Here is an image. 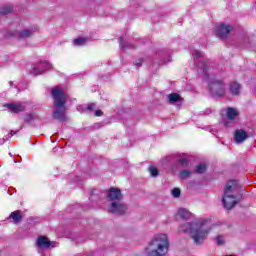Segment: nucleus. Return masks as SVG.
<instances>
[{"label":"nucleus","instance_id":"nucleus-30","mask_svg":"<svg viewBox=\"0 0 256 256\" xmlns=\"http://www.w3.org/2000/svg\"><path fill=\"white\" fill-rule=\"evenodd\" d=\"M7 139H9V137L5 136L4 138L0 139V145H3L5 143V141H7Z\"/></svg>","mask_w":256,"mask_h":256},{"label":"nucleus","instance_id":"nucleus-23","mask_svg":"<svg viewBox=\"0 0 256 256\" xmlns=\"http://www.w3.org/2000/svg\"><path fill=\"white\" fill-rule=\"evenodd\" d=\"M189 177H191V171H189V170H182L180 172V178L181 179H189Z\"/></svg>","mask_w":256,"mask_h":256},{"label":"nucleus","instance_id":"nucleus-15","mask_svg":"<svg viewBox=\"0 0 256 256\" xmlns=\"http://www.w3.org/2000/svg\"><path fill=\"white\" fill-rule=\"evenodd\" d=\"M229 91L231 95H239L241 93V85L237 82L230 83Z\"/></svg>","mask_w":256,"mask_h":256},{"label":"nucleus","instance_id":"nucleus-4","mask_svg":"<svg viewBox=\"0 0 256 256\" xmlns=\"http://www.w3.org/2000/svg\"><path fill=\"white\" fill-rule=\"evenodd\" d=\"M52 97L54 98V119L57 121H67V108L65 107L67 96L65 92L60 88H54L52 89Z\"/></svg>","mask_w":256,"mask_h":256},{"label":"nucleus","instance_id":"nucleus-8","mask_svg":"<svg viewBox=\"0 0 256 256\" xmlns=\"http://www.w3.org/2000/svg\"><path fill=\"white\" fill-rule=\"evenodd\" d=\"M53 65L47 61L39 62L36 64L31 71L32 75H43L47 69H51Z\"/></svg>","mask_w":256,"mask_h":256},{"label":"nucleus","instance_id":"nucleus-3","mask_svg":"<svg viewBox=\"0 0 256 256\" xmlns=\"http://www.w3.org/2000/svg\"><path fill=\"white\" fill-rule=\"evenodd\" d=\"M169 236L158 234L153 237L146 248V256H166L169 253Z\"/></svg>","mask_w":256,"mask_h":256},{"label":"nucleus","instance_id":"nucleus-13","mask_svg":"<svg viewBox=\"0 0 256 256\" xmlns=\"http://www.w3.org/2000/svg\"><path fill=\"white\" fill-rule=\"evenodd\" d=\"M168 101L170 105H176V107L180 108L181 103H183V98L177 93H172L168 95Z\"/></svg>","mask_w":256,"mask_h":256},{"label":"nucleus","instance_id":"nucleus-12","mask_svg":"<svg viewBox=\"0 0 256 256\" xmlns=\"http://www.w3.org/2000/svg\"><path fill=\"white\" fill-rule=\"evenodd\" d=\"M249 138V134L243 129L236 130L234 133V141L237 145H241Z\"/></svg>","mask_w":256,"mask_h":256},{"label":"nucleus","instance_id":"nucleus-26","mask_svg":"<svg viewBox=\"0 0 256 256\" xmlns=\"http://www.w3.org/2000/svg\"><path fill=\"white\" fill-rule=\"evenodd\" d=\"M216 243L217 245H224L225 240L223 239V236H216Z\"/></svg>","mask_w":256,"mask_h":256},{"label":"nucleus","instance_id":"nucleus-5","mask_svg":"<svg viewBox=\"0 0 256 256\" xmlns=\"http://www.w3.org/2000/svg\"><path fill=\"white\" fill-rule=\"evenodd\" d=\"M107 197L111 204L108 208L109 213L114 215H125L127 212V205L123 203V194L119 188H110L107 192Z\"/></svg>","mask_w":256,"mask_h":256},{"label":"nucleus","instance_id":"nucleus-16","mask_svg":"<svg viewBox=\"0 0 256 256\" xmlns=\"http://www.w3.org/2000/svg\"><path fill=\"white\" fill-rule=\"evenodd\" d=\"M178 215L179 217H181V219H191V217H193V213H191L189 210L185 209V208H180L178 209Z\"/></svg>","mask_w":256,"mask_h":256},{"label":"nucleus","instance_id":"nucleus-29","mask_svg":"<svg viewBox=\"0 0 256 256\" xmlns=\"http://www.w3.org/2000/svg\"><path fill=\"white\" fill-rule=\"evenodd\" d=\"M101 115H103V111H101V110H96L95 111V116L96 117H101Z\"/></svg>","mask_w":256,"mask_h":256},{"label":"nucleus","instance_id":"nucleus-28","mask_svg":"<svg viewBox=\"0 0 256 256\" xmlns=\"http://www.w3.org/2000/svg\"><path fill=\"white\" fill-rule=\"evenodd\" d=\"M93 109H95V103H91L87 106L88 111H93Z\"/></svg>","mask_w":256,"mask_h":256},{"label":"nucleus","instance_id":"nucleus-19","mask_svg":"<svg viewBox=\"0 0 256 256\" xmlns=\"http://www.w3.org/2000/svg\"><path fill=\"white\" fill-rule=\"evenodd\" d=\"M13 12V6H4L0 8V15H9Z\"/></svg>","mask_w":256,"mask_h":256},{"label":"nucleus","instance_id":"nucleus-11","mask_svg":"<svg viewBox=\"0 0 256 256\" xmlns=\"http://www.w3.org/2000/svg\"><path fill=\"white\" fill-rule=\"evenodd\" d=\"M231 33V26L227 24H220L216 29V35L220 39H225Z\"/></svg>","mask_w":256,"mask_h":256},{"label":"nucleus","instance_id":"nucleus-14","mask_svg":"<svg viewBox=\"0 0 256 256\" xmlns=\"http://www.w3.org/2000/svg\"><path fill=\"white\" fill-rule=\"evenodd\" d=\"M5 107H7L11 113H21L25 111V104L23 103L6 104Z\"/></svg>","mask_w":256,"mask_h":256},{"label":"nucleus","instance_id":"nucleus-10","mask_svg":"<svg viewBox=\"0 0 256 256\" xmlns=\"http://www.w3.org/2000/svg\"><path fill=\"white\" fill-rule=\"evenodd\" d=\"M187 154H181V153H173L170 156H168V161L170 159L177 160L182 167H187L189 165V159L187 158Z\"/></svg>","mask_w":256,"mask_h":256},{"label":"nucleus","instance_id":"nucleus-33","mask_svg":"<svg viewBox=\"0 0 256 256\" xmlns=\"http://www.w3.org/2000/svg\"><path fill=\"white\" fill-rule=\"evenodd\" d=\"M10 87H13V82H10Z\"/></svg>","mask_w":256,"mask_h":256},{"label":"nucleus","instance_id":"nucleus-27","mask_svg":"<svg viewBox=\"0 0 256 256\" xmlns=\"http://www.w3.org/2000/svg\"><path fill=\"white\" fill-rule=\"evenodd\" d=\"M134 65H135L136 67H141V65H143V60H141V59L136 60L135 63H134Z\"/></svg>","mask_w":256,"mask_h":256},{"label":"nucleus","instance_id":"nucleus-1","mask_svg":"<svg viewBox=\"0 0 256 256\" xmlns=\"http://www.w3.org/2000/svg\"><path fill=\"white\" fill-rule=\"evenodd\" d=\"M203 55V52L199 50L192 52L194 63L198 69L197 71L205 81H208V87L212 97H223L225 95V83L209 76V62L202 60Z\"/></svg>","mask_w":256,"mask_h":256},{"label":"nucleus","instance_id":"nucleus-9","mask_svg":"<svg viewBox=\"0 0 256 256\" xmlns=\"http://www.w3.org/2000/svg\"><path fill=\"white\" fill-rule=\"evenodd\" d=\"M36 245L40 249H49V247H57V242H51L47 237L39 236Z\"/></svg>","mask_w":256,"mask_h":256},{"label":"nucleus","instance_id":"nucleus-24","mask_svg":"<svg viewBox=\"0 0 256 256\" xmlns=\"http://www.w3.org/2000/svg\"><path fill=\"white\" fill-rule=\"evenodd\" d=\"M149 173L151 177H157V175H159V170L155 166H151L149 168Z\"/></svg>","mask_w":256,"mask_h":256},{"label":"nucleus","instance_id":"nucleus-25","mask_svg":"<svg viewBox=\"0 0 256 256\" xmlns=\"http://www.w3.org/2000/svg\"><path fill=\"white\" fill-rule=\"evenodd\" d=\"M171 193L172 197H181V190L179 188H174Z\"/></svg>","mask_w":256,"mask_h":256},{"label":"nucleus","instance_id":"nucleus-31","mask_svg":"<svg viewBox=\"0 0 256 256\" xmlns=\"http://www.w3.org/2000/svg\"><path fill=\"white\" fill-rule=\"evenodd\" d=\"M77 111H83V106H78Z\"/></svg>","mask_w":256,"mask_h":256},{"label":"nucleus","instance_id":"nucleus-32","mask_svg":"<svg viewBox=\"0 0 256 256\" xmlns=\"http://www.w3.org/2000/svg\"><path fill=\"white\" fill-rule=\"evenodd\" d=\"M16 133H17V132H15V131H11V132H10V137H13V135H16Z\"/></svg>","mask_w":256,"mask_h":256},{"label":"nucleus","instance_id":"nucleus-2","mask_svg":"<svg viewBox=\"0 0 256 256\" xmlns=\"http://www.w3.org/2000/svg\"><path fill=\"white\" fill-rule=\"evenodd\" d=\"M211 222L209 220H196L194 222H185L180 226L182 233H189L196 245H203L209 233H211Z\"/></svg>","mask_w":256,"mask_h":256},{"label":"nucleus","instance_id":"nucleus-18","mask_svg":"<svg viewBox=\"0 0 256 256\" xmlns=\"http://www.w3.org/2000/svg\"><path fill=\"white\" fill-rule=\"evenodd\" d=\"M226 115L230 121H235L237 119V116L239 115V112L235 108H227Z\"/></svg>","mask_w":256,"mask_h":256},{"label":"nucleus","instance_id":"nucleus-6","mask_svg":"<svg viewBox=\"0 0 256 256\" xmlns=\"http://www.w3.org/2000/svg\"><path fill=\"white\" fill-rule=\"evenodd\" d=\"M235 191H237V186H235V181L228 182L224 189V196L222 198V203L225 209H233L234 205H237V198L235 197Z\"/></svg>","mask_w":256,"mask_h":256},{"label":"nucleus","instance_id":"nucleus-17","mask_svg":"<svg viewBox=\"0 0 256 256\" xmlns=\"http://www.w3.org/2000/svg\"><path fill=\"white\" fill-rule=\"evenodd\" d=\"M10 219L13 220V223H21L23 221V216L21 215V210H16L10 214Z\"/></svg>","mask_w":256,"mask_h":256},{"label":"nucleus","instance_id":"nucleus-22","mask_svg":"<svg viewBox=\"0 0 256 256\" xmlns=\"http://www.w3.org/2000/svg\"><path fill=\"white\" fill-rule=\"evenodd\" d=\"M196 173H204L205 171H207V165L205 164H199L198 166H196Z\"/></svg>","mask_w":256,"mask_h":256},{"label":"nucleus","instance_id":"nucleus-21","mask_svg":"<svg viewBox=\"0 0 256 256\" xmlns=\"http://www.w3.org/2000/svg\"><path fill=\"white\" fill-rule=\"evenodd\" d=\"M120 47L121 49H133V45L125 44V40L123 39V37L120 38Z\"/></svg>","mask_w":256,"mask_h":256},{"label":"nucleus","instance_id":"nucleus-20","mask_svg":"<svg viewBox=\"0 0 256 256\" xmlns=\"http://www.w3.org/2000/svg\"><path fill=\"white\" fill-rule=\"evenodd\" d=\"M74 45L76 47H81V45H85V43H87V39L85 38H77L73 41Z\"/></svg>","mask_w":256,"mask_h":256},{"label":"nucleus","instance_id":"nucleus-7","mask_svg":"<svg viewBox=\"0 0 256 256\" xmlns=\"http://www.w3.org/2000/svg\"><path fill=\"white\" fill-rule=\"evenodd\" d=\"M36 31H39L37 27H32L29 29L24 30H14L11 32L12 37H17V39H28V37H33L35 35Z\"/></svg>","mask_w":256,"mask_h":256}]
</instances>
